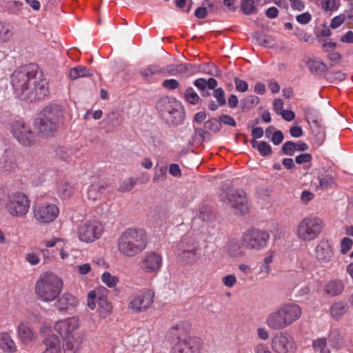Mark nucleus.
I'll return each instance as SVG.
<instances>
[{
  "label": "nucleus",
  "instance_id": "412c9836",
  "mask_svg": "<svg viewBox=\"0 0 353 353\" xmlns=\"http://www.w3.org/2000/svg\"><path fill=\"white\" fill-rule=\"evenodd\" d=\"M18 340L23 345H28L37 339V334L34 328L26 321L21 322L17 327Z\"/></svg>",
  "mask_w": 353,
  "mask_h": 353
},
{
  "label": "nucleus",
  "instance_id": "1a4fd4ad",
  "mask_svg": "<svg viewBox=\"0 0 353 353\" xmlns=\"http://www.w3.org/2000/svg\"><path fill=\"white\" fill-rule=\"evenodd\" d=\"M324 228V221L319 216L310 215L303 218L297 224L295 234L301 242L316 239Z\"/></svg>",
  "mask_w": 353,
  "mask_h": 353
},
{
  "label": "nucleus",
  "instance_id": "4be33fe9",
  "mask_svg": "<svg viewBox=\"0 0 353 353\" xmlns=\"http://www.w3.org/2000/svg\"><path fill=\"white\" fill-rule=\"evenodd\" d=\"M164 69V73L176 77H188L197 72V67L190 63L169 64Z\"/></svg>",
  "mask_w": 353,
  "mask_h": 353
},
{
  "label": "nucleus",
  "instance_id": "e2e57ef3",
  "mask_svg": "<svg viewBox=\"0 0 353 353\" xmlns=\"http://www.w3.org/2000/svg\"><path fill=\"white\" fill-rule=\"evenodd\" d=\"M345 21V15L341 14L334 17L330 23V28L336 29L339 28Z\"/></svg>",
  "mask_w": 353,
  "mask_h": 353
},
{
  "label": "nucleus",
  "instance_id": "ea45409f",
  "mask_svg": "<svg viewBox=\"0 0 353 353\" xmlns=\"http://www.w3.org/2000/svg\"><path fill=\"white\" fill-rule=\"evenodd\" d=\"M217 85V81L214 78H210L208 80L200 78V92L202 96H205V89L206 88L212 90L214 89Z\"/></svg>",
  "mask_w": 353,
  "mask_h": 353
},
{
  "label": "nucleus",
  "instance_id": "37998d69",
  "mask_svg": "<svg viewBox=\"0 0 353 353\" xmlns=\"http://www.w3.org/2000/svg\"><path fill=\"white\" fill-rule=\"evenodd\" d=\"M74 187L69 182H64L59 188V194L63 198L70 197L74 193Z\"/></svg>",
  "mask_w": 353,
  "mask_h": 353
},
{
  "label": "nucleus",
  "instance_id": "2eb2a0df",
  "mask_svg": "<svg viewBox=\"0 0 353 353\" xmlns=\"http://www.w3.org/2000/svg\"><path fill=\"white\" fill-rule=\"evenodd\" d=\"M154 292L149 289H143L132 295L128 307L136 313L148 310L154 303Z\"/></svg>",
  "mask_w": 353,
  "mask_h": 353
},
{
  "label": "nucleus",
  "instance_id": "49530a36",
  "mask_svg": "<svg viewBox=\"0 0 353 353\" xmlns=\"http://www.w3.org/2000/svg\"><path fill=\"white\" fill-rule=\"evenodd\" d=\"M184 98L187 102L190 104L195 105L199 102V96L192 87L186 89Z\"/></svg>",
  "mask_w": 353,
  "mask_h": 353
},
{
  "label": "nucleus",
  "instance_id": "0e129e2a",
  "mask_svg": "<svg viewBox=\"0 0 353 353\" xmlns=\"http://www.w3.org/2000/svg\"><path fill=\"white\" fill-rule=\"evenodd\" d=\"M97 294L93 290L89 292L88 294V306L90 309L94 310L96 307Z\"/></svg>",
  "mask_w": 353,
  "mask_h": 353
},
{
  "label": "nucleus",
  "instance_id": "f03ea898",
  "mask_svg": "<svg viewBox=\"0 0 353 353\" xmlns=\"http://www.w3.org/2000/svg\"><path fill=\"white\" fill-rule=\"evenodd\" d=\"M80 322L77 316L59 320L53 328L63 341L64 353H78L81 348L83 336L79 332Z\"/></svg>",
  "mask_w": 353,
  "mask_h": 353
},
{
  "label": "nucleus",
  "instance_id": "e433bc0d",
  "mask_svg": "<svg viewBox=\"0 0 353 353\" xmlns=\"http://www.w3.org/2000/svg\"><path fill=\"white\" fill-rule=\"evenodd\" d=\"M348 305L345 302H336L330 307V312L334 318H339L347 312Z\"/></svg>",
  "mask_w": 353,
  "mask_h": 353
},
{
  "label": "nucleus",
  "instance_id": "13d9d810",
  "mask_svg": "<svg viewBox=\"0 0 353 353\" xmlns=\"http://www.w3.org/2000/svg\"><path fill=\"white\" fill-rule=\"evenodd\" d=\"M222 283L228 288H232L236 283V279L234 274H228L223 277Z\"/></svg>",
  "mask_w": 353,
  "mask_h": 353
},
{
  "label": "nucleus",
  "instance_id": "20e7f679",
  "mask_svg": "<svg viewBox=\"0 0 353 353\" xmlns=\"http://www.w3.org/2000/svg\"><path fill=\"white\" fill-rule=\"evenodd\" d=\"M301 314L302 309L298 304L286 303L269 314L265 323L270 329L279 331L290 326Z\"/></svg>",
  "mask_w": 353,
  "mask_h": 353
},
{
  "label": "nucleus",
  "instance_id": "dca6fc26",
  "mask_svg": "<svg viewBox=\"0 0 353 353\" xmlns=\"http://www.w3.org/2000/svg\"><path fill=\"white\" fill-rule=\"evenodd\" d=\"M13 137L23 145L30 146L35 143L36 137L30 125L21 121H15L12 125Z\"/></svg>",
  "mask_w": 353,
  "mask_h": 353
},
{
  "label": "nucleus",
  "instance_id": "7ed1b4c3",
  "mask_svg": "<svg viewBox=\"0 0 353 353\" xmlns=\"http://www.w3.org/2000/svg\"><path fill=\"white\" fill-rule=\"evenodd\" d=\"M148 238L143 229L130 228L125 230L117 240L119 253L126 257H134L147 248Z\"/></svg>",
  "mask_w": 353,
  "mask_h": 353
},
{
  "label": "nucleus",
  "instance_id": "393cba45",
  "mask_svg": "<svg viewBox=\"0 0 353 353\" xmlns=\"http://www.w3.org/2000/svg\"><path fill=\"white\" fill-rule=\"evenodd\" d=\"M221 123L225 125L234 127L236 123L234 119L228 114H222L219 117V120L212 119L205 123V127L212 130H218L220 128Z\"/></svg>",
  "mask_w": 353,
  "mask_h": 353
},
{
  "label": "nucleus",
  "instance_id": "c756f323",
  "mask_svg": "<svg viewBox=\"0 0 353 353\" xmlns=\"http://www.w3.org/2000/svg\"><path fill=\"white\" fill-rule=\"evenodd\" d=\"M160 74H164V69L157 65H150L140 70L142 78L148 81H150L154 75Z\"/></svg>",
  "mask_w": 353,
  "mask_h": 353
},
{
  "label": "nucleus",
  "instance_id": "8fccbe9b",
  "mask_svg": "<svg viewBox=\"0 0 353 353\" xmlns=\"http://www.w3.org/2000/svg\"><path fill=\"white\" fill-rule=\"evenodd\" d=\"M241 9L245 14H251L256 12L254 1H241Z\"/></svg>",
  "mask_w": 353,
  "mask_h": 353
},
{
  "label": "nucleus",
  "instance_id": "69168bd1",
  "mask_svg": "<svg viewBox=\"0 0 353 353\" xmlns=\"http://www.w3.org/2000/svg\"><path fill=\"white\" fill-rule=\"evenodd\" d=\"M326 78L327 79L330 80L332 82L336 80L343 81L345 79V74L340 71H338L334 72V74H328Z\"/></svg>",
  "mask_w": 353,
  "mask_h": 353
},
{
  "label": "nucleus",
  "instance_id": "f257e3e1",
  "mask_svg": "<svg viewBox=\"0 0 353 353\" xmlns=\"http://www.w3.org/2000/svg\"><path fill=\"white\" fill-rule=\"evenodd\" d=\"M10 83L17 97L27 92L28 97L41 100L48 94V83L34 65H24L14 70Z\"/></svg>",
  "mask_w": 353,
  "mask_h": 353
},
{
  "label": "nucleus",
  "instance_id": "338daca9",
  "mask_svg": "<svg viewBox=\"0 0 353 353\" xmlns=\"http://www.w3.org/2000/svg\"><path fill=\"white\" fill-rule=\"evenodd\" d=\"M176 8L184 12H189L191 8L192 1H174Z\"/></svg>",
  "mask_w": 353,
  "mask_h": 353
},
{
  "label": "nucleus",
  "instance_id": "9b49d317",
  "mask_svg": "<svg viewBox=\"0 0 353 353\" xmlns=\"http://www.w3.org/2000/svg\"><path fill=\"white\" fill-rule=\"evenodd\" d=\"M30 200L28 195L21 192H15L8 195L5 208L12 217H23L29 212Z\"/></svg>",
  "mask_w": 353,
  "mask_h": 353
},
{
  "label": "nucleus",
  "instance_id": "ddd939ff",
  "mask_svg": "<svg viewBox=\"0 0 353 353\" xmlns=\"http://www.w3.org/2000/svg\"><path fill=\"white\" fill-rule=\"evenodd\" d=\"M274 353H296L298 345L294 337L287 332L276 333L270 341Z\"/></svg>",
  "mask_w": 353,
  "mask_h": 353
},
{
  "label": "nucleus",
  "instance_id": "473e14b6",
  "mask_svg": "<svg viewBox=\"0 0 353 353\" xmlns=\"http://www.w3.org/2000/svg\"><path fill=\"white\" fill-rule=\"evenodd\" d=\"M306 65L312 73H325L328 71L327 65L319 59H310Z\"/></svg>",
  "mask_w": 353,
  "mask_h": 353
},
{
  "label": "nucleus",
  "instance_id": "864d4df0",
  "mask_svg": "<svg viewBox=\"0 0 353 353\" xmlns=\"http://www.w3.org/2000/svg\"><path fill=\"white\" fill-rule=\"evenodd\" d=\"M294 142L292 141H287L282 146V152L283 154L292 156L294 152Z\"/></svg>",
  "mask_w": 353,
  "mask_h": 353
},
{
  "label": "nucleus",
  "instance_id": "b1692460",
  "mask_svg": "<svg viewBox=\"0 0 353 353\" xmlns=\"http://www.w3.org/2000/svg\"><path fill=\"white\" fill-rule=\"evenodd\" d=\"M0 350L3 353H15L17 346L10 332L3 331L0 332Z\"/></svg>",
  "mask_w": 353,
  "mask_h": 353
},
{
  "label": "nucleus",
  "instance_id": "39448f33",
  "mask_svg": "<svg viewBox=\"0 0 353 353\" xmlns=\"http://www.w3.org/2000/svg\"><path fill=\"white\" fill-rule=\"evenodd\" d=\"M63 288V280L55 274L47 272L41 274L36 281L34 293L40 301L51 303L59 297Z\"/></svg>",
  "mask_w": 353,
  "mask_h": 353
},
{
  "label": "nucleus",
  "instance_id": "5701e85b",
  "mask_svg": "<svg viewBox=\"0 0 353 353\" xmlns=\"http://www.w3.org/2000/svg\"><path fill=\"white\" fill-rule=\"evenodd\" d=\"M43 348L41 353H61L62 348L59 337L53 333L48 334L42 340Z\"/></svg>",
  "mask_w": 353,
  "mask_h": 353
},
{
  "label": "nucleus",
  "instance_id": "c85d7f7f",
  "mask_svg": "<svg viewBox=\"0 0 353 353\" xmlns=\"http://www.w3.org/2000/svg\"><path fill=\"white\" fill-rule=\"evenodd\" d=\"M344 290V285L341 280H332L327 282L325 286V291L326 294L331 296H335L341 293Z\"/></svg>",
  "mask_w": 353,
  "mask_h": 353
},
{
  "label": "nucleus",
  "instance_id": "09e8293b",
  "mask_svg": "<svg viewBox=\"0 0 353 353\" xmlns=\"http://www.w3.org/2000/svg\"><path fill=\"white\" fill-rule=\"evenodd\" d=\"M214 218L212 208L204 206L200 209V219L203 221H210Z\"/></svg>",
  "mask_w": 353,
  "mask_h": 353
},
{
  "label": "nucleus",
  "instance_id": "72a5a7b5",
  "mask_svg": "<svg viewBox=\"0 0 353 353\" xmlns=\"http://www.w3.org/2000/svg\"><path fill=\"white\" fill-rule=\"evenodd\" d=\"M253 148L257 149L260 154L263 157H267L272 153L271 146L265 141L258 142L254 139L250 141Z\"/></svg>",
  "mask_w": 353,
  "mask_h": 353
},
{
  "label": "nucleus",
  "instance_id": "f704fd0d",
  "mask_svg": "<svg viewBox=\"0 0 353 353\" xmlns=\"http://www.w3.org/2000/svg\"><path fill=\"white\" fill-rule=\"evenodd\" d=\"M330 345L334 349H341L343 346V339L336 330H331L328 334L327 339Z\"/></svg>",
  "mask_w": 353,
  "mask_h": 353
},
{
  "label": "nucleus",
  "instance_id": "7c9ffc66",
  "mask_svg": "<svg viewBox=\"0 0 353 353\" xmlns=\"http://www.w3.org/2000/svg\"><path fill=\"white\" fill-rule=\"evenodd\" d=\"M13 34L12 26L8 22L0 21V43L10 41Z\"/></svg>",
  "mask_w": 353,
  "mask_h": 353
},
{
  "label": "nucleus",
  "instance_id": "680f3d73",
  "mask_svg": "<svg viewBox=\"0 0 353 353\" xmlns=\"http://www.w3.org/2000/svg\"><path fill=\"white\" fill-rule=\"evenodd\" d=\"M236 89L239 92H246L248 89V84L246 81L239 78L234 79Z\"/></svg>",
  "mask_w": 353,
  "mask_h": 353
},
{
  "label": "nucleus",
  "instance_id": "f3484780",
  "mask_svg": "<svg viewBox=\"0 0 353 353\" xmlns=\"http://www.w3.org/2000/svg\"><path fill=\"white\" fill-rule=\"evenodd\" d=\"M59 209L53 203H44L35 206L33 216L40 224H47L53 222L59 216Z\"/></svg>",
  "mask_w": 353,
  "mask_h": 353
},
{
  "label": "nucleus",
  "instance_id": "6e6d98bb",
  "mask_svg": "<svg viewBox=\"0 0 353 353\" xmlns=\"http://www.w3.org/2000/svg\"><path fill=\"white\" fill-rule=\"evenodd\" d=\"M322 8L326 11H334L336 10L339 6L340 1H321Z\"/></svg>",
  "mask_w": 353,
  "mask_h": 353
},
{
  "label": "nucleus",
  "instance_id": "bf43d9fd",
  "mask_svg": "<svg viewBox=\"0 0 353 353\" xmlns=\"http://www.w3.org/2000/svg\"><path fill=\"white\" fill-rule=\"evenodd\" d=\"M254 353H274L272 350L269 348V347L263 343H259L256 344L254 347Z\"/></svg>",
  "mask_w": 353,
  "mask_h": 353
},
{
  "label": "nucleus",
  "instance_id": "423d86ee",
  "mask_svg": "<svg viewBox=\"0 0 353 353\" xmlns=\"http://www.w3.org/2000/svg\"><path fill=\"white\" fill-rule=\"evenodd\" d=\"M156 108L162 118L169 125H177L184 119L185 112L180 101L174 97H163L157 103Z\"/></svg>",
  "mask_w": 353,
  "mask_h": 353
},
{
  "label": "nucleus",
  "instance_id": "5fc2aeb1",
  "mask_svg": "<svg viewBox=\"0 0 353 353\" xmlns=\"http://www.w3.org/2000/svg\"><path fill=\"white\" fill-rule=\"evenodd\" d=\"M162 86L168 90H175L179 87V83L174 79H165L162 83Z\"/></svg>",
  "mask_w": 353,
  "mask_h": 353
},
{
  "label": "nucleus",
  "instance_id": "4468645a",
  "mask_svg": "<svg viewBox=\"0 0 353 353\" xmlns=\"http://www.w3.org/2000/svg\"><path fill=\"white\" fill-rule=\"evenodd\" d=\"M334 254L331 242L323 239L320 240L314 250V258L316 262L323 268H328L332 265Z\"/></svg>",
  "mask_w": 353,
  "mask_h": 353
},
{
  "label": "nucleus",
  "instance_id": "a18cd8bd",
  "mask_svg": "<svg viewBox=\"0 0 353 353\" xmlns=\"http://www.w3.org/2000/svg\"><path fill=\"white\" fill-rule=\"evenodd\" d=\"M259 102V98L254 95H249L242 101V110H250L256 106Z\"/></svg>",
  "mask_w": 353,
  "mask_h": 353
},
{
  "label": "nucleus",
  "instance_id": "c03bdc74",
  "mask_svg": "<svg viewBox=\"0 0 353 353\" xmlns=\"http://www.w3.org/2000/svg\"><path fill=\"white\" fill-rule=\"evenodd\" d=\"M168 168L166 166H160L155 169L152 181L154 183L164 181L167 178Z\"/></svg>",
  "mask_w": 353,
  "mask_h": 353
},
{
  "label": "nucleus",
  "instance_id": "a19ab883",
  "mask_svg": "<svg viewBox=\"0 0 353 353\" xmlns=\"http://www.w3.org/2000/svg\"><path fill=\"white\" fill-rule=\"evenodd\" d=\"M101 281L108 288H114L119 283V278L112 275L109 272H105L101 275Z\"/></svg>",
  "mask_w": 353,
  "mask_h": 353
},
{
  "label": "nucleus",
  "instance_id": "3c124183",
  "mask_svg": "<svg viewBox=\"0 0 353 353\" xmlns=\"http://www.w3.org/2000/svg\"><path fill=\"white\" fill-rule=\"evenodd\" d=\"M134 186V182L132 179H128L123 181L119 186L118 190L121 192L130 191Z\"/></svg>",
  "mask_w": 353,
  "mask_h": 353
},
{
  "label": "nucleus",
  "instance_id": "a211bd4d",
  "mask_svg": "<svg viewBox=\"0 0 353 353\" xmlns=\"http://www.w3.org/2000/svg\"><path fill=\"white\" fill-rule=\"evenodd\" d=\"M163 263L161 255L155 252H148L140 261L141 270L147 274H154L158 272Z\"/></svg>",
  "mask_w": 353,
  "mask_h": 353
},
{
  "label": "nucleus",
  "instance_id": "052dcab7",
  "mask_svg": "<svg viewBox=\"0 0 353 353\" xmlns=\"http://www.w3.org/2000/svg\"><path fill=\"white\" fill-rule=\"evenodd\" d=\"M327 58L332 62V63L330 64V66H334V65L339 63L342 58V55L339 52H332L327 54Z\"/></svg>",
  "mask_w": 353,
  "mask_h": 353
},
{
  "label": "nucleus",
  "instance_id": "6e6552de",
  "mask_svg": "<svg viewBox=\"0 0 353 353\" xmlns=\"http://www.w3.org/2000/svg\"><path fill=\"white\" fill-rule=\"evenodd\" d=\"M219 199L236 214L245 215L250 212L251 204L247 194L243 190L224 189L219 194Z\"/></svg>",
  "mask_w": 353,
  "mask_h": 353
},
{
  "label": "nucleus",
  "instance_id": "4c0bfd02",
  "mask_svg": "<svg viewBox=\"0 0 353 353\" xmlns=\"http://www.w3.org/2000/svg\"><path fill=\"white\" fill-rule=\"evenodd\" d=\"M16 163L8 156H3L0 159V172H10L14 170Z\"/></svg>",
  "mask_w": 353,
  "mask_h": 353
},
{
  "label": "nucleus",
  "instance_id": "bb28decb",
  "mask_svg": "<svg viewBox=\"0 0 353 353\" xmlns=\"http://www.w3.org/2000/svg\"><path fill=\"white\" fill-rule=\"evenodd\" d=\"M107 189V185L103 183L91 184L88 189L87 197L88 199L96 201L100 199L104 190Z\"/></svg>",
  "mask_w": 353,
  "mask_h": 353
},
{
  "label": "nucleus",
  "instance_id": "cd10ccee",
  "mask_svg": "<svg viewBox=\"0 0 353 353\" xmlns=\"http://www.w3.org/2000/svg\"><path fill=\"white\" fill-rule=\"evenodd\" d=\"M235 1H212L209 3V10L210 12H221L222 10L234 11L236 6H234Z\"/></svg>",
  "mask_w": 353,
  "mask_h": 353
},
{
  "label": "nucleus",
  "instance_id": "603ef678",
  "mask_svg": "<svg viewBox=\"0 0 353 353\" xmlns=\"http://www.w3.org/2000/svg\"><path fill=\"white\" fill-rule=\"evenodd\" d=\"M353 244V241L348 238L344 237L341 241V252L346 254L350 250Z\"/></svg>",
  "mask_w": 353,
  "mask_h": 353
},
{
  "label": "nucleus",
  "instance_id": "6ab92c4d",
  "mask_svg": "<svg viewBox=\"0 0 353 353\" xmlns=\"http://www.w3.org/2000/svg\"><path fill=\"white\" fill-rule=\"evenodd\" d=\"M172 348V353H197L199 346L196 338L190 333L181 334Z\"/></svg>",
  "mask_w": 353,
  "mask_h": 353
},
{
  "label": "nucleus",
  "instance_id": "aec40b11",
  "mask_svg": "<svg viewBox=\"0 0 353 353\" xmlns=\"http://www.w3.org/2000/svg\"><path fill=\"white\" fill-rule=\"evenodd\" d=\"M77 299L69 292H64L56 299L54 306L61 314L71 313L78 305Z\"/></svg>",
  "mask_w": 353,
  "mask_h": 353
},
{
  "label": "nucleus",
  "instance_id": "0eeeda50",
  "mask_svg": "<svg viewBox=\"0 0 353 353\" xmlns=\"http://www.w3.org/2000/svg\"><path fill=\"white\" fill-rule=\"evenodd\" d=\"M63 112L57 105L46 107L35 121L39 132L43 137H51L59 128Z\"/></svg>",
  "mask_w": 353,
  "mask_h": 353
},
{
  "label": "nucleus",
  "instance_id": "9d476101",
  "mask_svg": "<svg viewBox=\"0 0 353 353\" xmlns=\"http://www.w3.org/2000/svg\"><path fill=\"white\" fill-rule=\"evenodd\" d=\"M269 239L270 234L267 231L252 228L242 234L239 247L249 250H260L267 245Z\"/></svg>",
  "mask_w": 353,
  "mask_h": 353
},
{
  "label": "nucleus",
  "instance_id": "79ce46f5",
  "mask_svg": "<svg viewBox=\"0 0 353 353\" xmlns=\"http://www.w3.org/2000/svg\"><path fill=\"white\" fill-rule=\"evenodd\" d=\"M319 187L322 190H327L335 185L334 179L330 174L322 175L319 177Z\"/></svg>",
  "mask_w": 353,
  "mask_h": 353
},
{
  "label": "nucleus",
  "instance_id": "2f4dec72",
  "mask_svg": "<svg viewBox=\"0 0 353 353\" xmlns=\"http://www.w3.org/2000/svg\"><path fill=\"white\" fill-rule=\"evenodd\" d=\"M68 75L71 80H76L79 78L91 77L92 72L91 70L85 66L78 65L70 68Z\"/></svg>",
  "mask_w": 353,
  "mask_h": 353
},
{
  "label": "nucleus",
  "instance_id": "4d7b16f0",
  "mask_svg": "<svg viewBox=\"0 0 353 353\" xmlns=\"http://www.w3.org/2000/svg\"><path fill=\"white\" fill-rule=\"evenodd\" d=\"M312 161V156L310 153L301 154L296 157L295 161L297 164L310 163Z\"/></svg>",
  "mask_w": 353,
  "mask_h": 353
},
{
  "label": "nucleus",
  "instance_id": "c9c22d12",
  "mask_svg": "<svg viewBox=\"0 0 353 353\" xmlns=\"http://www.w3.org/2000/svg\"><path fill=\"white\" fill-rule=\"evenodd\" d=\"M98 305L99 316L101 318H106L111 314L112 310L111 303L108 302L105 299L99 297L98 299Z\"/></svg>",
  "mask_w": 353,
  "mask_h": 353
},
{
  "label": "nucleus",
  "instance_id": "a878e982",
  "mask_svg": "<svg viewBox=\"0 0 353 353\" xmlns=\"http://www.w3.org/2000/svg\"><path fill=\"white\" fill-rule=\"evenodd\" d=\"M179 261L183 264H192L197 261L196 247L188 245L178 256Z\"/></svg>",
  "mask_w": 353,
  "mask_h": 353
},
{
  "label": "nucleus",
  "instance_id": "58836bf2",
  "mask_svg": "<svg viewBox=\"0 0 353 353\" xmlns=\"http://www.w3.org/2000/svg\"><path fill=\"white\" fill-rule=\"evenodd\" d=\"M312 347L315 351L319 352V353H330V350L327 347V340L325 337L314 340Z\"/></svg>",
  "mask_w": 353,
  "mask_h": 353
},
{
  "label": "nucleus",
  "instance_id": "de8ad7c7",
  "mask_svg": "<svg viewBox=\"0 0 353 353\" xmlns=\"http://www.w3.org/2000/svg\"><path fill=\"white\" fill-rule=\"evenodd\" d=\"M213 96L216 99L219 106H223L226 103L225 94L223 88H219L214 89Z\"/></svg>",
  "mask_w": 353,
  "mask_h": 353
},
{
  "label": "nucleus",
  "instance_id": "f8f14e48",
  "mask_svg": "<svg viewBox=\"0 0 353 353\" xmlns=\"http://www.w3.org/2000/svg\"><path fill=\"white\" fill-rule=\"evenodd\" d=\"M103 232L104 226L101 221L88 220L78 226L77 236L80 241L90 243L99 239Z\"/></svg>",
  "mask_w": 353,
  "mask_h": 353
},
{
  "label": "nucleus",
  "instance_id": "774afa93",
  "mask_svg": "<svg viewBox=\"0 0 353 353\" xmlns=\"http://www.w3.org/2000/svg\"><path fill=\"white\" fill-rule=\"evenodd\" d=\"M296 19L299 23L307 24L311 21L312 17L309 12H305L297 15Z\"/></svg>",
  "mask_w": 353,
  "mask_h": 353
}]
</instances>
